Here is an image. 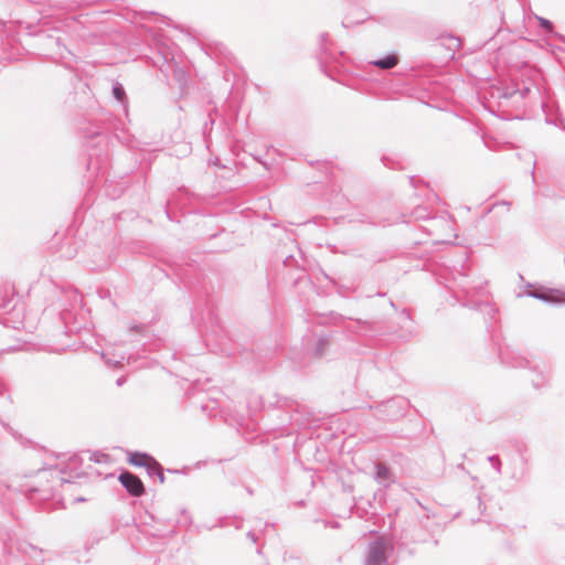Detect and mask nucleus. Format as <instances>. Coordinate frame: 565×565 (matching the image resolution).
<instances>
[{
	"instance_id": "29",
	"label": "nucleus",
	"mask_w": 565,
	"mask_h": 565,
	"mask_svg": "<svg viewBox=\"0 0 565 565\" xmlns=\"http://www.w3.org/2000/svg\"><path fill=\"white\" fill-rule=\"evenodd\" d=\"M342 26L348 28V24L345 23V21H342Z\"/></svg>"
},
{
	"instance_id": "15",
	"label": "nucleus",
	"mask_w": 565,
	"mask_h": 565,
	"mask_svg": "<svg viewBox=\"0 0 565 565\" xmlns=\"http://www.w3.org/2000/svg\"><path fill=\"white\" fill-rule=\"evenodd\" d=\"M431 216V212L426 205H416L414 210L411 212V218L414 221H425Z\"/></svg>"
},
{
	"instance_id": "13",
	"label": "nucleus",
	"mask_w": 565,
	"mask_h": 565,
	"mask_svg": "<svg viewBox=\"0 0 565 565\" xmlns=\"http://www.w3.org/2000/svg\"><path fill=\"white\" fill-rule=\"evenodd\" d=\"M510 86H512L513 90H515V93L520 96L513 97L512 107L520 108L523 105V99L532 93V88L525 84L522 87H519L515 83H510Z\"/></svg>"
},
{
	"instance_id": "2",
	"label": "nucleus",
	"mask_w": 565,
	"mask_h": 565,
	"mask_svg": "<svg viewBox=\"0 0 565 565\" xmlns=\"http://www.w3.org/2000/svg\"><path fill=\"white\" fill-rule=\"evenodd\" d=\"M159 54V61L154 62L156 65H158L160 72L166 77H168L169 74L171 73L180 90L183 92L188 86V72L177 64L173 56L170 58L168 54H163L160 51Z\"/></svg>"
},
{
	"instance_id": "28",
	"label": "nucleus",
	"mask_w": 565,
	"mask_h": 565,
	"mask_svg": "<svg viewBox=\"0 0 565 565\" xmlns=\"http://www.w3.org/2000/svg\"><path fill=\"white\" fill-rule=\"evenodd\" d=\"M207 122L204 124V134H206Z\"/></svg>"
},
{
	"instance_id": "23",
	"label": "nucleus",
	"mask_w": 565,
	"mask_h": 565,
	"mask_svg": "<svg viewBox=\"0 0 565 565\" xmlns=\"http://www.w3.org/2000/svg\"><path fill=\"white\" fill-rule=\"evenodd\" d=\"M547 46L550 49V51L552 52L553 55H556V51H562V49L557 45H553V44H550L547 43Z\"/></svg>"
},
{
	"instance_id": "33",
	"label": "nucleus",
	"mask_w": 565,
	"mask_h": 565,
	"mask_svg": "<svg viewBox=\"0 0 565 565\" xmlns=\"http://www.w3.org/2000/svg\"><path fill=\"white\" fill-rule=\"evenodd\" d=\"M63 51H66V53H70V50H67L66 47L65 49H62V52Z\"/></svg>"
},
{
	"instance_id": "11",
	"label": "nucleus",
	"mask_w": 565,
	"mask_h": 565,
	"mask_svg": "<svg viewBox=\"0 0 565 565\" xmlns=\"http://www.w3.org/2000/svg\"><path fill=\"white\" fill-rule=\"evenodd\" d=\"M351 221H356L360 223H367L373 225H380L384 223V218L375 214L374 206L371 205L367 207L366 212H361L356 216L351 215Z\"/></svg>"
},
{
	"instance_id": "19",
	"label": "nucleus",
	"mask_w": 565,
	"mask_h": 565,
	"mask_svg": "<svg viewBox=\"0 0 565 565\" xmlns=\"http://www.w3.org/2000/svg\"><path fill=\"white\" fill-rule=\"evenodd\" d=\"M282 264L285 267H299L297 259L294 255H286L282 259Z\"/></svg>"
},
{
	"instance_id": "25",
	"label": "nucleus",
	"mask_w": 565,
	"mask_h": 565,
	"mask_svg": "<svg viewBox=\"0 0 565 565\" xmlns=\"http://www.w3.org/2000/svg\"><path fill=\"white\" fill-rule=\"evenodd\" d=\"M20 350H23V351H32V350H36V351H39L40 349L34 348V347L25 345L24 348H21Z\"/></svg>"
},
{
	"instance_id": "26",
	"label": "nucleus",
	"mask_w": 565,
	"mask_h": 565,
	"mask_svg": "<svg viewBox=\"0 0 565 565\" xmlns=\"http://www.w3.org/2000/svg\"><path fill=\"white\" fill-rule=\"evenodd\" d=\"M409 182H411V184H412L413 186H416V185H415V177H411V178H409Z\"/></svg>"
},
{
	"instance_id": "14",
	"label": "nucleus",
	"mask_w": 565,
	"mask_h": 565,
	"mask_svg": "<svg viewBox=\"0 0 565 565\" xmlns=\"http://www.w3.org/2000/svg\"><path fill=\"white\" fill-rule=\"evenodd\" d=\"M535 19L537 20V23L539 25L550 35L552 36H555L556 39L561 40L562 42L565 43V36L557 33L555 30H554V24L552 21H550L548 19L546 18H543V17H539V15H535Z\"/></svg>"
},
{
	"instance_id": "5",
	"label": "nucleus",
	"mask_w": 565,
	"mask_h": 565,
	"mask_svg": "<svg viewBox=\"0 0 565 565\" xmlns=\"http://www.w3.org/2000/svg\"><path fill=\"white\" fill-rule=\"evenodd\" d=\"M38 42L52 53L63 57L62 49H65L62 38L56 34H49L44 31L36 34Z\"/></svg>"
},
{
	"instance_id": "31",
	"label": "nucleus",
	"mask_w": 565,
	"mask_h": 565,
	"mask_svg": "<svg viewBox=\"0 0 565 565\" xmlns=\"http://www.w3.org/2000/svg\"><path fill=\"white\" fill-rule=\"evenodd\" d=\"M483 143L486 147H489L488 142L486 141V139L483 138Z\"/></svg>"
},
{
	"instance_id": "12",
	"label": "nucleus",
	"mask_w": 565,
	"mask_h": 565,
	"mask_svg": "<svg viewBox=\"0 0 565 565\" xmlns=\"http://www.w3.org/2000/svg\"><path fill=\"white\" fill-rule=\"evenodd\" d=\"M399 62V56L396 53H390L383 57L371 61L370 64L381 68V70H391L395 67Z\"/></svg>"
},
{
	"instance_id": "6",
	"label": "nucleus",
	"mask_w": 565,
	"mask_h": 565,
	"mask_svg": "<svg viewBox=\"0 0 565 565\" xmlns=\"http://www.w3.org/2000/svg\"><path fill=\"white\" fill-rule=\"evenodd\" d=\"M450 228L449 218L445 215H431L423 230L430 236H438L443 231Z\"/></svg>"
},
{
	"instance_id": "1",
	"label": "nucleus",
	"mask_w": 565,
	"mask_h": 565,
	"mask_svg": "<svg viewBox=\"0 0 565 565\" xmlns=\"http://www.w3.org/2000/svg\"><path fill=\"white\" fill-rule=\"evenodd\" d=\"M68 299L72 301V308H65L61 311L60 318L66 329L64 338H70V333H75V340L72 342H60L58 347L50 349L49 353H62L66 350L78 352L81 350L89 351L90 353H104L100 349H93L87 340L92 339V335L88 330H82L85 322L86 317L85 312L82 308V297L76 290L67 292Z\"/></svg>"
},
{
	"instance_id": "20",
	"label": "nucleus",
	"mask_w": 565,
	"mask_h": 565,
	"mask_svg": "<svg viewBox=\"0 0 565 565\" xmlns=\"http://www.w3.org/2000/svg\"><path fill=\"white\" fill-rule=\"evenodd\" d=\"M147 330V326L142 323H132L129 326V332L130 333H140L143 334V332Z\"/></svg>"
},
{
	"instance_id": "16",
	"label": "nucleus",
	"mask_w": 565,
	"mask_h": 565,
	"mask_svg": "<svg viewBox=\"0 0 565 565\" xmlns=\"http://www.w3.org/2000/svg\"><path fill=\"white\" fill-rule=\"evenodd\" d=\"M114 98L119 102L121 105L127 104V95L125 87L119 83L115 82L111 87Z\"/></svg>"
},
{
	"instance_id": "4",
	"label": "nucleus",
	"mask_w": 565,
	"mask_h": 565,
	"mask_svg": "<svg viewBox=\"0 0 565 565\" xmlns=\"http://www.w3.org/2000/svg\"><path fill=\"white\" fill-rule=\"evenodd\" d=\"M486 97L497 102L499 108L512 107L513 97H520L510 84L491 85L487 92Z\"/></svg>"
},
{
	"instance_id": "24",
	"label": "nucleus",
	"mask_w": 565,
	"mask_h": 565,
	"mask_svg": "<svg viewBox=\"0 0 565 565\" xmlns=\"http://www.w3.org/2000/svg\"><path fill=\"white\" fill-rule=\"evenodd\" d=\"M382 162L384 166L393 169V166H391V160L387 157H382Z\"/></svg>"
},
{
	"instance_id": "22",
	"label": "nucleus",
	"mask_w": 565,
	"mask_h": 565,
	"mask_svg": "<svg viewBox=\"0 0 565 565\" xmlns=\"http://www.w3.org/2000/svg\"><path fill=\"white\" fill-rule=\"evenodd\" d=\"M541 77H542V75H541V73L539 71H533V85H534L535 92L537 94H541V87H540V85L537 83V79L541 78Z\"/></svg>"
},
{
	"instance_id": "7",
	"label": "nucleus",
	"mask_w": 565,
	"mask_h": 565,
	"mask_svg": "<svg viewBox=\"0 0 565 565\" xmlns=\"http://www.w3.org/2000/svg\"><path fill=\"white\" fill-rule=\"evenodd\" d=\"M119 481L128 490V492L135 497H139L145 492L141 480L130 472H122L119 476Z\"/></svg>"
},
{
	"instance_id": "32",
	"label": "nucleus",
	"mask_w": 565,
	"mask_h": 565,
	"mask_svg": "<svg viewBox=\"0 0 565 565\" xmlns=\"http://www.w3.org/2000/svg\"><path fill=\"white\" fill-rule=\"evenodd\" d=\"M73 256H74V254H72V253L67 254L68 258H72Z\"/></svg>"
},
{
	"instance_id": "18",
	"label": "nucleus",
	"mask_w": 565,
	"mask_h": 565,
	"mask_svg": "<svg viewBox=\"0 0 565 565\" xmlns=\"http://www.w3.org/2000/svg\"><path fill=\"white\" fill-rule=\"evenodd\" d=\"M15 308L14 299L6 298L0 300V310H3L4 312H9Z\"/></svg>"
},
{
	"instance_id": "10",
	"label": "nucleus",
	"mask_w": 565,
	"mask_h": 565,
	"mask_svg": "<svg viewBox=\"0 0 565 565\" xmlns=\"http://www.w3.org/2000/svg\"><path fill=\"white\" fill-rule=\"evenodd\" d=\"M527 296L539 299L546 303H559L562 302V294L558 290L554 289H536L533 291H529Z\"/></svg>"
},
{
	"instance_id": "17",
	"label": "nucleus",
	"mask_w": 565,
	"mask_h": 565,
	"mask_svg": "<svg viewBox=\"0 0 565 565\" xmlns=\"http://www.w3.org/2000/svg\"><path fill=\"white\" fill-rule=\"evenodd\" d=\"M330 339L328 335H320L316 341V348L313 353L319 354L329 350Z\"/></svg>"
},
{
	"instance_id": "3",
	"label": "nucleus",
	"mask_w": 565,
	"mask_h": 565,
	"mask_svg": "<svg viewBox=\"0 0 565 565\" xmlns=\"http://www.w3.org/2000/svg\"><path fill=\"white\" fill-rule=\"evenodd\" d=\"M333 45L328 32H323L319 35V53L318 60L321 71L332 77L331 72L328 70L332 63H338L340 56L344 53L343 51L333 52L331 46Z\"/></svg>"
},
{
	"instance_id": "21",
	"label": "nucleus",
	"mask_w": 565,
	"mask_h": 565,
	"mask_svg": "<svg viewBox=\"0 0 565 565\" xmlns=\"http://www.w3.org/2000/svg\"><path fill=\"white\" fill-rule=\"evenodd\" d=\"M377 476L381 479H386L390 477V469L384 465H377Z\"/></svg>"
},
{
	"instance_id": "30",
	"label": "nucleus",
	"mask_w": 565,
	"mask_h": 565,
	"mask_svg": "<svg viewBox=\"0 0 565 565\" xmlns=\"http://www.w3.org/2000/svg\"><path fill=\"white\" fill-rule=\"evenodd\" d=\"M214 124V119L210 117V125L212 126Z\"/></svg>"
},
{
	"instance_id": "8",
	"label": "nucleus",
	"mask_w": 565,
	"mask_h": 565,
	"mask_svg": "<svg viewBox=\"0 0 565 565\" xmlns=\"http://www.w3.org/2000/svg\"><path fill=\"white\" fill-rule=\"evenodd\" d=\"M401 330L397 333V338L401 340H408L415 332L414 321L407 309H403L398 316Z\"/></svg>"
},
{
	"instance_id": "27",
	"label": "nucleus",
	"mask_w": 565,
	"mask_h": 565,
	"mask_svg": "<svg viewBox=\"0 0 565 565\" xmlns=\"http://www.w3.org/2000/svg\"><path fill=\"white\" fill-rule=\"evenodd\" d=\"M258 162L263 163L266 167V163L262 161L259 158H255Z\"/></svg>"
},
{
	"instance_id": "9",
	"label": "nucleus",
	"mask_w": 565,
	"mask_h": 565,
	"mask_svg": "<svg viewBox=\"0 0 565 565\" xmlns=\"http://www.w3.org/2000/svg\"><path fill=\"white\" fill-rule=\"evenodd\" d=\"M128 462L132 466L145 467L148 470H159V463L149 455L132 452L128 456Z\"/></svg>"
}]
</instances>
